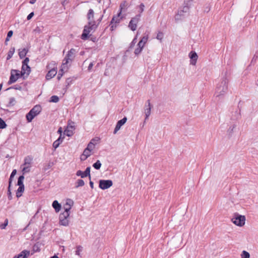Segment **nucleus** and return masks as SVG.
Wrapping results in <instances>:
<instances>
[{"instance_id": "052dcab7", "label": "nucleus", "mask_w": 258, "mask_h": 258, "mask_svg": "<svg viewBox=\"0 0 258 258\" xmlns=\"http://www.w3.org/2000/svg\"><path fill=\"white\" fill-rule=\"evenodd\" d=\"M93 66V63L91 62L88 66V70L90 71L92 69Z\"/></svg>"}, {"instance_id": "c03bdc74", "label": "nucleus", "mask_w": 258, "mask_h": 258, "mask_svg": "<svg viewBox=\"0 0 258 258\" xmlns=\"http://www.w3.org/2000/svg\"><path fill=\"white\" fill-rule=\"evenodd\" d=\"M82 247L81 246H78L77 247V250L76 251V254L80 255V252L82 251Z\"/></svg>"}, {"instance_id": "3c124183", "label": "nucleus", "mask_w": 258, "mask_h": 258, "mask_svg": "<svg viewBox=\"0 0 258 258\" xmlns=\"http://www.w3.org/2000/svg\"><path fill=\"white\" fill-rule=\"evenodd\" d=\"M137 42V37H135L130 44V48H133Z\"/></svg>"}, {"instance_id": "2eb2a0df", "label": "nucleus", "mask_w": 258, "mask_h": 258, "mask_svg": "<svg viewBox=\"0 0 258 258\" xmlns=\"http://www.w3.org/2000/svg\"><path fill=\"white\" fill-rule=\"evenodd\" d=\"M126 120L127 118L124 117L121 120L118 121L113 132L114 134H116V133L120 129L121 127L126 122Z\"/></svg>"}, {"instance_id": "412c9836", "label": "nucleus", "mask_w": 258, "mask_h": 258, "mask_svg": "<svg viewBox=\"0 0 258 258\" xmlns=\"http://www.w3.org/2000/svg\"><path fill=\"white\" fill-rule=\"evenodd\" d=\"M52 206L56 213L60 211L61 206L57 201H54L52 203Z\"/></svg>"}, {"instance_id": "c85d7f7f", "label": "nucleus", "mask_w": 258, "mask_h": 258, "mask_svg": "<svg viewBox=\"0 0 258 258\" xmlns=\"http://www.w3.org/2000/svg\"><path fill=\"white\" fill-rule=\"evenodd\" d=\"M101 163L99 160H97L95 163L93 164V167L97 170L100 169L101 166Z\"/></svg>"}, {"instance_id": "58836bf2", "label": "nucleus", "mask_w": 258, "mask_h": 258, "mask_svg": "<svg viewBox=\"0 0 258 258\" xmlns=\"http://www.w3.org/2000/svg\"><path fill=\"white\" fill-rule=\"evenodd\" d=\"M76 175L78 176H81L82 178H84L87 177L86 175L84 173V172L82 171L81 170L77 171L76 173Z\"/></svg>"}, {"instance_id": "e2e57ef3", "label": "nucleus", "mask_w": 258, "mask_h": 258, "mask_svg": "<svg viewBox=\"0 0 258 258\" xmlns=\"http://www.w3.org/2000/svg\"><path fill=\"white\" fill-rule=\"evenodd\" d=\"M57 132H58V133H59V134H60V135L61 136V133H62L61 127H60V128L58 129V130Z\"/></svg>"}, {"instance_id": "680f3d73", "label": "nucleus", "mask_w": 258, "mask_h": 258, "mask_svg": "<svg viewBox=\"0 0 258 258\" xmlns=\"http://www.w3.org/2000/svg\"><path fill=\"white\" fill-rule=\"evenodd\" d=\"M89 184H90V187L92 189H93L94 188V183H93V182H92V181H90L89 182Z\"/></svg>"}, {"instance_id": "0e129e2a", "label": "nucleus", "mask_w": 258, "mask_h": 258, "mask_svg": "<svg viewBox=\"0 0 258 258\" xmlns=\"http://www.w3.org/2000/svg\"><path fill=\"white\" fill-rule=\"evenodd\" d=\"M10 38V37H8V36H7V38H6V40H5V43L6 44H7V42L9 41Z\"/></svg>"}, {"instance_id": "bb28decb", "label": "nucleus", "mask_w": 258, "mask_h": 258, "mask_svg": "<svg viewBox=\"0 0 258 258\" xmlns=\"http://www.w3.org/2000/svg\"><path fill=\"white\" fill-rule=\"evenodd\" d=\"M33 252L31 253V254H33L34 253L36 252H39L40 251V248L39 246V244L36 243L34 244L33 246Z\"/></svg>"}, {"instance_id": "a18cd8bd", "label": "nucleus", "mask_w": 258, "mask_h": 258, "mask_svg": "<svg viewBox=\"0 0 258 258\" xmlns=\"http://www.w3.org/2000/svg\"><path fill=\"white\" fill-rule=\"evenodd\" d=\"M142 48L138 46L137 48L135 49L134 53L136 55H139L142 51Z\"/></svg>"}, {"instance_id": "6ab92c4d", "label": "nucleus", "mask_w": 258, "mask_h": 258, "mask_svg": "<svg viewBox=\"0 0 258 258\" xmlns=\"http://www.w3.org/2000/svg\"><path fill=\"white\" fill-rule=\"evenodd\" d=\"M94 11L92 9H90L87 14V19L88 20V22H91L92 23H96L95 21L94 20Z\"/></svg>"}, {"instance_id": "39448f33", "label": "nucleus", "mask_w": 258, "mask_h": 258, "mask_svg": "<svg viewBox=\"0 0 258 258\" xmlns=\"http://www.w3.org/2000/svg\"><path fill=\"white\" fill-rule=\"evenodd\" d=\"M32 161L33 158L31 156H27L25 158L24 163L21 166L23 174L28 173L30 171Z\"/></svg>"}, {"instance_id": "ddd939ff", "label": "nucleus", "mask_w": 258, "mask_h": 258, "mask_svg": "<svg viewBox=\"0 0 258 258\" xmlns=\"http://www.w3.org/2000/svg\"><path fill=\"white\" fill-rule=\"evenodd\" d=\"M151 104L150 103V101L148 100L146 104L145 105V120L148 119L149 116L151 114Z\"/></svg>"}, {"instance_id": "603ef678", "label": "nucleus", "mask_w": 258, "mask_h": 258, "mask_svg": "<svg viewBox=\"0 0 258 258\" xmlns=\"http://www.w3.org/2000/svg\"><path fill=\"white\" fill-rule=\"evenodd\" d=\"M144 8H145V6L143 4H141L140 6H139V8H140V12L141 13H142L144 10Z\"/></svg>"}, {"instance_id": "1a4fd4ad", "label": "nucleus", "mask_w": 258, "mask_h": 258, "mask_svg": "<svg viewBox=\"0 0 258 258\" xmlns=\"http://www.w3.org/2000/svg\"><path fill=\"white\" fill-rule=\"evenodd\" d=\"M70 213L63 212L59 217V224L64 226H68L69 225V217Z\"/></svg>"}, {"instance_id": "9d476101", "label": "nucleus", "mask_w": 258, "mask_h": 258, "mask_svg": "<svg viewBox=\"0 0 258 258\" xmlns=\"http://www.w3.org/2000/svg\"><path fill=\"white\" fill-rule=\"evenodd\" d=\"M189 10V6L185 5L182 9L178 11L177 14L175 16V19L176 21H179L182 19L185 16V14H187Z\"/></svg>"}, {"instance_id": "a19ab883", "label": "nucleus", "mask_w": 258, "mask_h": 258, "mask_svg": "<svg viewBox=\"0 0 258 258\" xmlns=\"http://www.w3.org/2000/svg\"><path fill=\"white\" fill-rule=\"evenodd\" d=\"M90 169V167H88L86 168L85 171H84V173L85 174V175H86V176H89L90 179H91Z\"/></svg>"}, {"instance_id": "0eeeda50", "label": "nucleus", "mask_w": 258, "mask_h": 258, "mask_svg": "<svg viewBox=\"0 0 258 258\" xmlns=\"http://www.w3.org/2000/svg\"><path fill=\"white\" fill-rule=\"evenodd\" d=\"M29 61V59L28 57H26L23 61L22 71H21V75H23L24 76L25 75H26V77H27L29 75L31 72V68L28 66Z\"/></svg>"}, {"instance_id": "69168bd1", "label": "nucleus", "mask_w": 258, "mask_h": 258, "mask_svg": "<svg viewBox=\"0 0 258 258\" xmlns=\"http://www.w3.org/2000/svg\"><path fill=\"white\" fill-rule=\"evenodd\" d=\"M36 1V0H30V3L31 4H33L35 3Z\"/></svg>"}, {"instance_id": "9b49d317", "label": "nucleus", "mask_w": 258, "mask_h": 258, "mask_svg": "<svg viewBox=\"0 0 258 258\" xmlns=\"http://www.w3.org/2000/svg\"><path fill=\"white\" fill-rule=\"evenodd\" d=\"M141 14L136 15L133 18L128 24V27L133 31H135L137 29V24L140 21Z\"/></svg>"}, {"instance_id": "f03ea898", "label": "nucleus", "mask_w": 258, "mask_h": 258, "mask_svg": "<svg viewBox=\"0 0 258 258\" xmlns=\"http://www.w3.org/2000/svg\"><path fill=\"white\" fill-rule=\"evenodd\" d=\"M228 80L224 78L220 82L216 87L215 95L217 97L223 95L228 89Z\"/></svg>"}, {"instance_id": "a211bd4d", "label": "nucleus", "mask_w": 258, "mask_h": 258, "mask_svg": "<svg viewBox=\"0 0 258 258\" xmlns=\"http://www.w3.org/2000/svg\"><path fill=\"white\" fill-rule=\"evenodd\" d=\"M30 251L24 250L18 255L14 256L13 258H27L30 255Z\"/></svg>"}, {"instance_id": "6e6d98bb", "label": "nucleus", "mask_w": 258, "mask_h": 258, "mask_svg": "<svg viewBox=\"0 0 258 258\" xmlns=\"http://www.w3.org/2000/svg\"><path fill=\"white\" fill-rule=\"evenodd\" d=\"M33 16H34V13H33V12H31L30 14H29L28 15V16H27V20H30V19L32 18V17H33Z\"/></svg>"}, {"instance_id": "f257e3e1", "label": "nucleus", "mask_w": 258, "mask_h": 258, "mask_svg": "<svg viewBox=\"0 0 258 258\" xmlns=\"http://www.w3.org/2000/svg\"><path fill=\"white\" fill-rule=\"evenodd\" d=\"M76 51L75 49L72 48L68 52L66 57L63 60L61 64V71H67L68 67V63H71L74 60L76 56Z\"/></svg>"}, {"instance_id": "ea45409f", "label": "nucleus", "mask_w": 258, "mask_h": 258, "mask_svg": "<svg viewBox=\"0 0 258 258\" xmlns=\"http://www.w3.org/2000/svg\"><path fill=\"white\" fill-rule=\"evenodd\" d=\"M7 126V124L5 123V122L4 121V120L0 118V129L1 128H5Z\"/></svg>"}, {"instance_id": "4d7b16f0", "label": "nucleus", "mask_w": 258, "mask_h": 258, "mask_svg": "<svg viewBox=\"0 0 258 258\" xmlns=\"http://www.w3.org/2000/svg\"><path fill=\"white\" fill-rule=\"evenodd\" d=\"M13 31L11 30V31H9L7 34V36L8 37H11L13 35Z\"/></svg>"}, {"instance_id": "c9c22d12", "label": "nucleus", "mask_w": 258, "mask_h": 258, "mask_svg": "<svg viewBox=\"0 0 258 258\" xmlns=\"http://www.w3.org/2000/svg\"><path fill=\"white\" fill-rule=\"evenodd\" d=\"M95 145V144L94 143H93L92 142H90L88 144L86 149H88V150L91 151L94 148Z\"/></svg>"}, {"instance_id": "de8ad7c7", "label": "nucleus", "mask_w": 258, "mask_h": 258, "mask_svg": "<svg viewBox=\"0 0 258 258\" xmlns=\"http://www.w3.org/2000/svg\"><path fill=\"white\" fill-rule=\"evenodd\" d=\"M67 71H61V68L60 69L59 73H58V76H57V79L59 80L60 79V78H61V77L63 76V74H64V73L65 72H67Z\"/></svg>"}, {"instance_id": "c756f323", "label": "nucleus", "mask_w": 258, "mask_h": 258, "mask_svg": "<svg viewBox=\"0 0 258 258\" xmlns=\"http://www.w3.org/2000/svg\"><path fill=\"white\" fill-rule=\"evenodd\" d=\"M240 256H241V258H249L250 257L249 253L245 250L242 251L241 254H240Z\"/></svg>"}, {"instance_id": "4be33fe9", "label": "nucleus", "mask_w": 258, "mask_h": 258, "mask_svg": "<svg viewBox=\"0 0 258 258\" xmlns=\"http://www.w3.org/2000/svg\"><path fill=\"white\" fill-rule=\"evenodd\" d=\"M63 139V138H62L61 135H60L58 139L53 142L52 146L54 149H56L58 147L60 144L62 143Z\"/></svg>"}, {"instance_id": "79ce46f5", "label": "nucleus", "mask_w": 258, "mask_h": 258, "mask_svg": "<svg viewBox=\"0 0 258 258\" xmlns=\"http://www.w3.org/2000/svg\"><path fill=\"white\" fill-rule=\"evenodd\" d=\"M8 219H6L5 220V222L4 224H2L0 225V228L2 229H4L6 228V226L8 225Z\"/></svg>"}, {"instance_id": "5701e85b", "label": "nucleus", "mask_w": 258, "mask_h": 258, "mask_svg": "<svg viewBox=\"0 0 258 258\" xmlns=\"http://www.w3.org/2000/svg\"><path fill=\"white\" fill-rule=\"evenodd\" d=\"M19 57L21 58H24L25 57V56L26 55V54L28 51V49H26V48H23L22 50L19 49Z\"/></svg>"}, {"instance_id": "473e14b6", "label": "nucleus", "mask_w": 258, "mask_h": 258, "mask_svg": "<svg viewBox=\"0 0 258 258\" xmlns=\"http://www.w3.org/2000/svg\"><path fill=\"white\" fill-rule=\"evenodd\" d=\"M126 7H127V3L125 1H124L122 3H121L119 6V12L121 13L122 11L124 9L126 8Z\"/></svg>"}, {"instance_id": "4468645a", "label": "nucleus", "mask_w": 258, "mask_h": 258, "mask_svg": "<svg viewBox=\"0 0 258 258\" xmlns=\"http://www.w3.org/2000/svg\"><path fill=\"white\" fill-rule=\"evenodd\" d=\"M74 124V123L73 122H70L67 126L66 130L64 131L67 136L68 137H70L73 135V131L75 129Z\"/></svg>"}, {"instance_id": "774afa93", "label": "nucleus", "mask_w": 258, "mask_h": 258, "mask_svg": "<svg viewBox=\"0 0 258 258\" xmlns=\"http://www.w3.org/2000/svg\"><path fill=\"white\" fill-rule=\"evenodd\" d=\"M51 258H58V256H56V255H54V256H53L51 257Z\"/></svg>"}, {"instance_id": "864d4df0", "label": "nucleus", "mask_w": 258, "mask_h": 258, "mask_svg": "<svg viewBox=\"0 0 258 258\" xmlns=\"http://www.w3.org/2000/svg\"><path fill=\"white\" fill-rule=\"evenodd\" d=\"M145 45V44H144V43H143L140 41L139 42V43H138L137 46L141 47L143 49L144 48Z\"/></svg>"}, {"instance_id": "6e6552de", "label": "nucleus", "mask_w": 258, "mask_h": 258, "mask_svg": "<svg viewBox=\"0 0 258 258\" xmlns=\"http://www.w3.org/2000/svg\"><path fill=\"white\" fill-rule=\"evenodd\" d=\"M24 76L21 75V72L16 70H12L11 72V76L8 82V84L10 85L16 82L21 77Z\"/></svg>"}, {"instance_id": "e433bc0d", "label": "nucleus", "mask_w": 258, "mask_h": 258, "mask_svg": "<svg viewBox=\"0 0 258 258\" xmlns=\"http://www.w3.org/2000/svg\"><path fill=\"white\" fill-rule=\"evenodd\" d=\"M91 152L88 149L86 148L83 151V155L86 156V157H88L91 155Z\"/></svg>"}, {"instance_id": "49530a36", "label": "nucleus", "mask_w": 258, "mask_h": 258, "mask_svg": "<svg viewBox=\"0 0 258 258\" xmlns=\"http://www.w3.org/2000/svg\"><path fill=\"white\" fill-rule=\"evenodd\" d=\"M148 40V35H145L144 36L142 39H141L140 41L144 43V44H146Z\"/></svg>"}, {"instance_id": "5fc2aeb1", "label": "nucleus", "mask_w": 258, "mask_h": 258, "mask_svg": "<svg viewBox=\"0 0 258 258\" xmlns=\"http://www.w3.org/2000/svg\"><path fill=\"white\" fill-rule=\"evenodd\" d=\"M194 0H185L184 1V4L185 5H187L188 6H190V4H191V3Z\"/></svg>"}, {"instance_id": "7ed1b4c3", "label": "nucleus", "mask_w": 258, "mask_h": 258, "mask_svg": "<svg viewBox=\"0 0 258 258\" xmlns=\"http://www.w3.org/2000/svg\"><path fill=\"white\" fill-rule=\"evenodd\" d=\"M97 25L96 23H88V25L84 27L83 34L81 35V38L83 40H86L89 38V34L93 32L96 29Z\"/></svg>"}, {"instance_id": "393cba45", "label": "nucleus", "mask_w": 258, "mask_h": 258, "mask_svg": "<svg viewBox=\"0 0 258 258\" xmlns=\"http://www.w3.org/2000/svg\"><path fill=\"white\" fill-rule=\"evenodd\" d=\"M24 191V186H19L16 192V196L19 198L22 196V193Z\"/></svg>"}, {"instance_id": "aec40b11", "label": "nucleus", "mask_w": 258, "mask_h": 258, "mask_svg": "<svg viewBox=\"0 0 258 258\" xmlns=\"http://www.w3.org/2000/svg\"><path fill=\"white\" fill-rule=\"evenodd\" d=\"M57 73V71L55 69L50 70L46 75V80H50L54 77Z\"/></svg>"}, {"instance_id": "7c9ffc66", "label": "nucleus", "mask_w": 258, "mask_h": 258, "mask_svg": "<svg viewBox=\"0 0 258 258\" xmlns=\"http://www.w3.org/2000/svg\"><path fill=\"white\" fill-rule=\"evenodd\" d=\"M84 184L85 183L83 180L79 179L77 180L76 182V187L78 188L80 186H83V185H84Z\"/></svg>"}, {"instance_id": "09e8293b", "label": "nucleus", "mask_w": 258, "mask_h": 258, "mask_svg": "<svg viewBox=\"0 0 258 258\" xmlns=\"http://www.w3.org/2000/svg\"><path fill=\"white\" fill-rule=\"evenodd\" d=\"M235 127H236V125H235V124L232 125V126H230L228 130V132L229 133V134H232L233 132V131L234 130Z\"/></svg>"}, {"instance_id": "dca6fc26", "label": "nucleus", "mask_w": 258, "mask_h": 258, "mask_svg": "<svg viewBox=\"0 0 258 258\" xmlns=\"http://www.w3.org/2000/svg\"><path fill=\"white\" fill-rule=\"evenodd\" d=\"M74 202L71 199H67L66 204L63 206L64 211L63 212L70 213V210L73 206Z\"/></svg>"}, {"instance_id": "a878e982", "label": "nucleus", "mask_w": 258, "mask_h": 258, "mask_svg": "<svg viewBox=\"0 0 258 258\" xmlns=\"http://www.w3.org/2000/svg\"><path fill=\"white\" fill-rule=\"evenodd\" d=\"M15 49L14 47H12L10 49V50L8 52V53L7 57V60H9L11 58H12L14 53H15Z\"/></svg>"}, {"instance_id": "b1692460", "label": "nucleus", "mask_w": 258, "mask_h": 258, "mask_svg": "<svg viewBox=\"0 0 258 258\" xmlns=\"http://www.w3.org/2000/svg\"><path fill=\"white\" fill-rule=\"evenodd\" d=\"M121 12H119L118 13V14L115 16H114L112 20H111V23L112 24L113 23H119L120 21V19H121V18L120 17V16L121 15Z\"/></svg>"}, {"instance_id": "4c0bfd02", "label": "nucleus", "mask_w": 258, "mask_h": 258, "mask_svg": "<svg viewBox=\"0 0 258 258\" xmlns=\"http://www.w3.org/2000/svg\"><path fill=\"white\" fill-rule=\"evenodd\" d=\"M53 165V163L52 162H49L48 164L45 165L43 167V170L44 171H46L47 170L50 168L52 165Z\"/></svg>"}, {"instance_id": "13d9d810", "label": "nucleus", "mask_w": 258, "mask_h": 258, "mask_svg": "<svg viewBox=\"0 0 258 258\" xmlns=\"http://www.w3.org/2000/svg\"><path fill=\"white\" fill-rule=\"evenodd\" d=\"M100 140V139L98 137L95 138L91 140V142L94 143V142H98Z\"/></svg>"}, {"instance_id": "f3484780", "label": "nucleus", "mask_w": 258, "mask_h": 258, "mask_svg": "<svg viewBox=\"0 0 258 258\" xmlns=\"http://www.w3.org/2000/svg\"><path fill=\"white\" fill-rule=\"evenodd\" d=\"M189 57L191 59L190 62V64L193 66L196 65L198 58L197 53L195 51H191L189 54Z\"/></svg>"}, {"instance_id": "423d86ee", "label": "nucleus", "mask_w": 258, "mask_h": 258, "mask_svg": "<svg viewBox=\"0 0 258 258\" xmlns=\"http://www.w3.org/2000/svg\"><path fill=\"white\" fill-rule=\"evenodd\" d=\"M231 221L235 225L242 227L245 224V217L239 215L238 213H235Z\"/></svg>"}, {"instance_id": "20e7f679", "label": "nucleus", "mask_w": 258, "mask_h": 258, "mask_svg": "<svg viewBox=\"0 0 258 258\" xmlns=\"http://www.w3.org/2000/svg\"><path fill=\"white\" fill-rule=\"evenodd\" d=\"M41 111V107L39 105L34 106L30 111L26 114V118L28 122H31L33 119L39 114Z\"/></svg>"}, {"instance_id": "bf43d9fd", "label": "nucleus", "mask_w": 258, "mask_h": 258, "mask_svg": "<svg viewBox=\"0 0 258 258\" xmlns=\"http://www.w3.org/2000/svg\"><path fill=\"white\" fill-rule=\"evenodd\" d=\"M88 157H86V156H84L83 155V154H82V155L81 156V160H83V161H84Z\"/></svg>"}, {"instance_id": "8fccbe9b", "label": "nucleus", "mask_w": 258, "mask_h": 258, "mask_svg": "<svg viewBox=\"0 0 258 258\" xmlns=\"http://www.w3.org/2000/svg\"><path fill=\"white\" fill-rule=\"evenodd\" d=\"M34 32L35 33H37V34H40L42 32V29L40 27H37L34 30Z\"/></svg>"}, {"instance_id": "f704fd0d", "label": "nucleus", "mask_w": 258, "mask_h": 258, "mask_svg": "<svg viewBox=\"0 0 258 258\" xmlns=\"http://www.w3.org/2000/svg\"><path fill=\"white\" fill-rule=\"evenodd\" d=\"M59 101V98L58 96L53 95L51 97L50 102L57 103Z\"/></svg>"}, {"instance_id": "f8f14e48", "label": "nucleus", "mask_w": 258, "mask_h": 258, "mask_svg": "<svg viewBox=\"0 0 258 258\" xmlns=\"http://www.w3.org/2000/svg\"><path fill=\"white\" fill-rule=\"evenodd\" d=\"M113 184L111 180H100L99 187L102 189H106L110 187Z\"/></svg>"}, {"instance_id": "37998d69", "label": "nucleus", "mask_w": 258, "mask_h": 258, "mask_svg": "<svg viewBox=\"0 0 258 258\" xmlns=\"http://www.w3.org/2000/svg\"><path fill=\"white\" fill-rule=\"evenodd\" d=\"M163 38V33L161 32H159L157 35L156 38L158 40L162 41Z\"/></svg>"}, {"instance_id": "72a5a7b5", "label": "nucleus", "mask_w": 258, "mask_h": 258, "mask_svg": "<svg viewBox=\"0 0 258 258\" xmlns=\"http://www.w3.org/2000/svg\"><path fill=\"white\" fill-rule=\"evenodd\" d=\"M17 173V171L16 169H14L13 170L12 172L11 173L10 179H9V187L11 186L12 181V178L16 175Z\"/></svg>"}, {"instance_id": "338daca9", "label": "nucleus", "mask_w": 258, "mask_h": 258, "mask_svg": "<svg viewBox=\"0 0 258 258\" xmlns=\"http://www.w3.org/2000/svg\"><path fill=\"white\" fill-rule=\"evenodd\" d=\"M3 87V83L0 84V91H1Z\"/></svg>"}, {"instance_id": "cd10ccee", "label": "nucleus", "mask_w": 258, "mask_h": 258, "mask_svg": "<svg viewBox=\"0 0 258 258\" xmlns=\"http://www.w3.org/2000/svg\"><path fill=\"white\" fill-rule=\"evenodd\" d=\"M24 179V176L23 175L19 176V177L18 178V183H17V184L19 186H24V185L23 184Z\"/></svg>"}, {"instance_id": "2f4dec72", "label": "nucleus", "mask_w": 258, "mask_h": 258, "mask_svg": "<svg viewBox=\"0 0 258 258\" xmlns=\"http://www.w3.org/2000/svg\"><path fill=\"white\" fill-rule=\"evenodd\" d=\"M16 102V99H15V98H14V97L10 98L9 102L7 106L8 107L14 106Z\"/></svg>"}]
</instances>
